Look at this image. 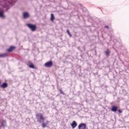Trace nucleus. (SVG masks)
I'll use <instances>...</instances> for the list:
<instances>
[{
	"label": "nucleus",
	"instance_id": "nucleus-1",
	"mask_svg": "<svg viewBox=\"0 0 129 129\" xmlns=\"http://www.w3.org/2000/svg\"><path fill=\"white\" fill-rule=\"evenodd\" d=\"M36 117L37 118V122L41 124V126L43 128L46 127L47 125L49 124V121L47 120L46 121V122H44L45 121V117H44V115L42 113H38L36 114Z\"/></svg>",
	"mask_w": 129,
	"mask_h": 129
},
{
	"label": "nucleus",
	"instance_id": "nucleus-2",
	"mask_svg": "<svg viewBox=\"0 0 129 129\" xmlns=\"http://www.w3.org/2000/svg\"><path fill=\"white\" fill-rule=\"evenodd\" d=\"M26 26L28 27V28H29V29H30L32 32H35V31L37 30V26H36L35 25L27 24H26Z\"/></svg>",
	"mask_w": 129,
	"mask_h": 129
},
{
	"label": "nucleus",
	"instance_id": "nucleus-3",
	"mask_svg": "<svg viewBox=\"0 0 129 129\" xmlns=\"http://www.w3.org/2000/svg\"><path fill=\"white\" fill-rule=\"evenodd\" d=\"M45 67H47V68H50L53 66V61L52 60H50L45 63L44 64Z\"/></svg>",
	"mask_w": 129,
	"mask_h": 129
},
{
	"label": "nucleus",
	"instance_id": "nucleus-4",
	"mask_svg": "<svg viewBox=\"0 0 129 129\" xmlns=\"http://www.w3.org/2000/svg\"><path fill=\"white\" fill-rule=\"evenodd\" d=\"M79 129H85L86 128V124L84 123H82L80 124L78 126Z\"/></svg>",
	"mask_w": 129,
	"mask_h": 129
},
{
	"label": "nucleus",
	"instance_id": "nucleus-5",
	"mask_svg": "<svg viewBox=\"0 0 129 129\" xmlns=\"http://www.w3.org/2000/svg\"><path fill=\"white\" fill-rule=\"evenodd\" d=\"M71 125L72 128H75V127H76V126H77L78 124L76 121H73L72 122V123L71 124Z\"/></svg>",
	"mask_w": 129,
	"mask_h": 129
},
{
	"label": "nucleus",
	"instance_id": "nucleus-6",
	"mask_svg": "<svg viewBox=\"0 0 129 129\" xmlns=\"http://www.w3.org/2000/svg\"><path fill=\"white\" fill-rule=\"evenodd\" d=\"M23 18L24 19H28V18H30V14L28 12H24L23 13Z\"/></svg>",
	"mask_w": 129,
	"mask_h": 129
},
{
	"label": "nucleus",
	"instance_id": "nucleus-7",
	"mask_svg": "<svg viewBox=\"0 0 129 129\" xmlns=\"http://www.w3.org/2000/svg\"><path fill=\"white\" fill-rule=\"evenodd\" d=\"M14 49H16L15 46H10L9 49L7 50V52H12L14 51Z\"/></svg>",
	"mask_w": 129,
	"mask_h": 129
},
{
	"label": "nucleus",
	"instance_id": "nucleus-8",
	"mask_svg": "<svg viewBox=\"0 0 129 129\" xmlns=\"http://www.w3.org/2000/svg\"><path fill=\"white\" fill-rule=\"evenodd\" d=\"M117 106H114L111 108V111H113L114 112H116L117 111Z\"/></svg>",
	"mask_w": 129,
	"mask_h": 129
},
{
	"label": "nucleus",
	"instance_id": "nucleus-9",
	"mask_svg": "<svg viewBox=\"0 0 129 129\" xmlns=\"http://www.w3.org/2000/svg\"><path fill=\"white\" fill-rule=\"evenodd\" d=\"M1 87L2 88H7V87H8V83H4L2 85H1Z\"/></svg>",
	"mask_w": 129,
	"mask_h": 129
},
{
	"label": "nucleus",
	"instance_id": "nucleus-10",
	"mask_svg": "<svg viewBox=\"0 0 129 129\" xmlns=\"http://www.w3.org/2000/svg\"><path fill=\"white\" fill-rule=\"evenodd\" d=\"M7 56H8L7 53L0 54V58H5V57H7Z\"/></svg>",
	"mask_w": 129,
	"mask_h": 129
},
{
	"label": "nucleus",
	"instance_id": "nucleus-11",
	"mask_svg": "<svg viewBox=\"0 0 129 129\" xmlns=\"http://www.w3.org/2000/svg\"><path fill=\"white\" fill-rule=\"evenodd\" d=\"M54 20H55V17L54 16V14H51V17H50V21H51V22H54Z\"/></svg>",
	"mask_w": 129,
	"mask_h": 129
},
{
	"label": "nucleus",
	"instance_id": "nucleus-12",
	"mask_svg": "<svg viewBox=\"0 0 129 129\" xmlns=\"http://www.w3.org/2000/svg\"><path fill=\"white\" fill-rule=\"evenodd\" d=\"M6 123H7V121L6 120H3L2 126H6Z\"/></svg>",
	"mask_w": 129,
	"mask_h": 129
},
{
	"label": "nucleus",
	"instance_id": "nucleus-13",
	"mask_svg": "<svg viewBox=\"0 0 129 129\" xmlns=\"http://www.w3.org/2000/svg\"><path fill=\"white\" fill-rule=\"evenodd\" d=\"M105 54L106 56H109V54H110V51L109 49H107L106 51H105Z\"/></svg>",
	"mask_w": 129,
	"mask_h": 129
},
{
	"label": "nucleus",
	"instance_id": "nucleus-14",
	"mask_svg": "<svg viewBox=\"0 0 129 129\" xmlns=\"http://www.w3.org/2000/svg\"><path fill=\"white\" fill-rule=\"evenodd\" d=\"M0 17L1 18H5V15H4V13L3 12H0Z\"/></svg>",
	"mask_w": 129,
	"mask_h": 129
},
{
	"label": "nucleus",
	"instance_id": "nucleus-15",
	"mask_svg": "<svg viewBox=\"0 0 129 129\" xmlns=\"http://www.w3.org/2000/svg\"><path fill=\"white\" fill-rule=\"evenodd\" d=\"M67 33H68V34L70 36V37H72V35L70 33V31H69V30H67Z\"/></svg>",
	"mask_w": 129,
	"mask_h": 129
},
{
	"label": "nucleus",
	"instance_id": "nucleus-16",
	"mask_svg": "<svg viewBox=\"0 0 129 129\" xmlns=\"http://www.w3.org/2000/svg\"><path fill=\"white\" fill-rule=\"evenodd\" d=\"M30 68H33V69H35V66L33 64H31L29 65Z\"/></svg>",
	"mask_w": 129,
	"mask_h": 129
},
{
	"label": "nucleus",
	"instance_id": "nucleus-17",
	"mask_svg": "<svg viewBox=\"0 0 129 129\" xmlns=\"http://www.w3.org/2000/svg\"><path fill=\"white\" fill-rule=\"evenodd\" d=\"M59 91L61 94H64V92H63L61 89H59Z\"/></svg>",
	"mask_w": 129,
	"mask_h": 129
},
{
	"label": "nucleus",
	"instance_id": "nucleus-18",
	"mask_svg": "<svg viewBox=\"0 0 129 129\" xmlns=\"http://www.w3.org/2000/svg\"><path fill=\"white\" fill-rule=\"evenodd\" d=\"M118 112H119V113H121V112H122V111H121V110H120V109H119V110H118Z\"/></svg>",
	"mask_w": 129,
	"mask_h": 129
},
{
	"label": "nucleus",
	"instance_id": "nucleus-19",
	"mask_svg": "<svg viewBox=\"0 0 129 129\" xmlns=\"http://www.w3.org/2000/svg\"><path fill=\"white\" fill-rule=\"evenodd\" d=\"M105 28L106 29H109V28L108 27V26H106L105 27Z\"/></svg>",
	"mask_w": 129,
	"mask_h": 129
},
{
	"label": "nucleus",
	"instance_id": "nucleus-20",
	"mask_svg": "<svg viewBox=\"0 0 129 129\" xmlns=\"http://www.w3.org/2000/svg\"><path fill=\"white\" fill-rule=\"evenodd\" d=\"M1 81H0V84H1Z\"/></svg>",
	"mask_w": 129,
	"mask_h": 129
}]
</instances>
